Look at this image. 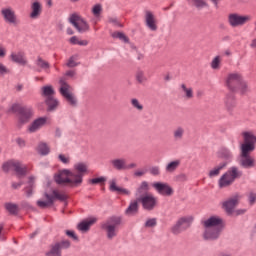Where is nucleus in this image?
I'll use <instances>...</instances> for the list:
<instances>
[{
	"mask_svg": "<svg viewBox=\"0 0 256 256\" xmlns=\"http://www.w3.org/2000/svg\"><path fill=\"white\" fill-rule=\"evenodd\" d=\"M102 10L103 8L101 7V5L97 4L92 8V13L95 17H99V15H101Z\"/></svg>",
	"mask_w": 256,
	"mask_h": 256,
	"instance_id": "51",
	"label": "nucleus"
},
{
	"mask_svg": "<svg viewBox=\"0 0 256 256\" xmlns=\"http://www.w3.org/2000/svg\"><path fill=\"white\" fill-rule=\"evenodd\" d=\"M46 105L48 106L49 111H55V109L59 107V101H57V99H55L54 97L47 98Z\"/></svg>",
	"mask_w": 256,
	"mask_h": 256,
	"instance_id": "36",
	"label": "nucleus"
},
{
	"mask_svg": "<svg viewBox=\"0 0 256 256\" xmlns=\"http://www.w3.org/2000/svg\"><path fill=\"white\" fill-rule=\"evenodd\" d=\"M239 165L243 169H252L255 167V158L253 156H240Z\"/></svg>",
	"mask_w": 256,
	"mask_h": 256,
	"instance_id": "22",
	"label": "nucleus"
},
{
	"mask_svg": "<svg viewBox=\"0 0 256 256\" xmlns=\"http://www.w3.org/2000/svg\"><path fill=\"white\" fill-rule=\"evenodd\" d=\"M3 171H15L18 177H23L27 174V166L17 160H10L4 163Z\"/></svg>",
	"mask_w": 256,
	"mask_h": 256,
	"instance_id": "10",
	"label": "nucleus"
},
{
	"mask_svg": "<svg viewBox=\"0 0 256 256\" xmlns=\"http://www.w3.org/2000/svg\"><path fill=\"white\" fill-rule=\"evenodd\" d=\"M122 222L123 219L120 216H113L102 224V229L105 231L107 239L111 241L117 237L119 234V225Z\"/></svg>",
	"mask_w": 256,
	"mask_h": 256,
	"instance_id": "3",
	"label": "nucleus"
},
{
	"mask_svg": "<svg viewBox=\"0 0 256 256\" xmlns=\"http://www.w3.org/2000/svg\"><path fill=\"white\" fill-rule=\"evenodd\" d=\"M218 157L219 159H224V161L229 163L233 161V152L227 148H222L218 151Z\"/></svg>",
	"mask_w": 256,
	"mask_h": 256,
	"instance_id": "29",
	"label": "nucleus"
},
{
	"mask_svg": "<svg viewBox=\"0 0 256 256\" xmlns=\"http://www.w3.org/2000/svg\"><path fill=\"white\" fill-rule=\"evenodd\" d=\"M242 177L243 171L237 166H232L219 178L218 187L219 189H227V187H231L237 179H241Z\"/></svg>",
	"mask_w": 256,
	"mask_h": 256,
	"instance_id": "2",
	"label": "nucleus"
},
{
	"mask_svg": "<svg viewBox=\"0 0 256 256\" xmlns=\"http://www.w3.org/2000/svg\"><path fill=\"white\" fill-rule=\"evenodd\" d=\"M95 223H97V218H90L78 224V230L82 233H87L91 229V225H95Z\"/></svg>",
	"mask_w": 256,
	"mask_h": 256,
	"instance_id": "27",
	"label": "nucleus"
},
{
	"mask_svg": "<svg viewBox=\"0 0 256 256\" xmlns=\"http://www.w3.org/2000/svg\"><path fill=\"white\" fill-rule=\"evenodd\" d=\"M71 247V242L69 240H64L60 243H56L52 245L48 252H46V256H61L62 249H69Z\"/></svg>",
	"mask_w": 256,
	"mask_h": 256,
	"instance_id": "18",
	"label": "nucleus"
},
{
	"mask_svg": "<svg viewBox=\"0 0 256 256\" xmlns=\"http://www.w3.org/2000/svg\"><path fill=\"white\" fill-rule=\"evenodd\" d=\"M174 141H183L185 137V128L183 126L176 127L172 132Z\"/></svg>",
	"mask_w": 256,
	"mask_h": 256,
	"instance_id": "31",
	"label": "nucleus"
},
{
	"mask_svg": "<svg viewBox=\"0 0 256 256\" xmlns=\"http://www.w3.org/2000/svg\"><path fill=\"white\" fill-rule=\"evenodd\" d=\"M238 203L239 195H235L222 203V209H224L228 215H233V211L235 207H237Z\"/></svg>",
	"mask_w": 256,
	"mask_h": 256,
	"instance_id": "20",
	"label": "nucleus"
},
{
	"mask_svg": "<svg viewBox=\"0 0 256 256\" xmlns=\"http://www.w3.org/2000/svg\"><path fill=\"white\" fill-rule=\"evenodd\" d=\"M33 177L30 178L29 187L25 189L26 197H31L33 195Z\"/></svg>",
	"mask_w": 256,
	"mask_h": 256,
	"instance_id": "50",
	"label": "nucleus"
},
{
	"mask_svg": "<svg viewBox=\"0 0 256 256\" xmlns=\"http://www.w3.org/2000/svg\"><path fill=\"white\" fill-rule=\"evenodd\" d=\"M10 59L13 63H18L19 65H27V59H25V54L23 52H12L10 54Z\"/></svg>",
	"mask_w": 256,
	"mask_h": 256,
	"instance_id": "26",
	"label": "nucleus"
},
{
	"mask_svg": "<svg viewBox=\"0 0 256 256\" xmlns=\"http://www.w3.org/2000/svg\"><path fill=\"white\" fill-rule=\"evenodd\" d=\"M66 235L70 237V239H73V241H79V237H77V234H75L73 230H67Z\"/></svg>",
	"mask_w": 256,
	"mask_h": 256,
	"instance_id": "54",
	"label": "nucleus"
},
{
	"mask_svg": "<svg viewBox=\"0 0 256 256\" xmlns=\"http://www.w3.org/2000/svg\"><path fill=\"white\" fill-rule=\"evenodd\" d=\"M37 151L40 155H49L51 153V147H49L48 143L40 142L37 146Z\"/></svg>",
	"mask_w": 256,
	"mask_h": 256,
	"instance_id": "33",
	"label": "nucleus"
},
{
	"mask_svg": "<svg viewBox=\"0 0 256 256\" xmlns=\"http://www.w3.org/2000/svg\"><path fill=\"white\" fill-rule=\"evenodd\" d=\"M136 81L140 84L147 83V76L145 75V71L137 70L135 74Z\"/></svg>",
	"mask_w": 256,
	"mask_h": 256,
	"instance_id": "40",
	"label": "nucleus"
},
{
	"mask_svg": "<svg viewBox=\"0 0 256 256\" xmlns=\"http://www.w3.org/2000/svg\"><path fill=\"white\" fill-rule=\"evenodd\" d=\"M74 171H76V173H73L74 183H78L79 186L83 183V176L89 173V164L87 162H78L74 164Z\"/></svg>",
	"mask_w": 256,
	"mask_h": 256,
	"instance_id": "11",
	"label": "nucleus"
},
{
	"mask_svg": "<svg viewBox=\"0 0 256 256\" xmlns=\"http://www.w3.org/2000/svg\"><path fill=\"white\" fill-rule=\"evenodd\" d=\"M227 167V162H223L220 165L214 167L212 170L209 171L208 177L213 179V177H219L221 175V171Z\"/></svg>",
	"mask_w": 256,
	"mask_h": 256,
	"instance_id": "30",
	"label": "nucleus"
},
{
	"mask_svg": "<svg viewBox=\"0 0 256 256\" xmlns=\"http://www.w3.org/2000/svg\"><path fill=\"white\" fill-rule=\"evenodd\" d=\"M245 213H247V209L236 210V215H245Z\"/></svg>",
	"mask_w": 256,
	"mask_h": 256,
	"instance_id": "63",
	"label": "nucleus"
},
{
	"mask_svg": "<svg viewBox=\"0 0 256 256\" xmlns=\"http://www.w3.org/2000/svg\"><path fill=\"white\" fill-rule=\"evenodd\" d=\"M58 160L64 165H69L71 163V156L68 154H59Z\"/></svg>",
	"mask_w": 256,
	"mask_h": 256,
	"instance_id": "42",
	"label": "nucleus"
},
{
	"mask_svg": "<svg viewBox=\"0 0 256 256\" xmlns=\"http://www.w3.org/2000/svg\"><path fill=\"white\" fill-rule=\"evenodd\" d=\"M69 21L75 29H77L78 33H85L89 31V24L79 14H72Z\"/></svg>",
	"mask_w": 256,
	"mask_h": 256,
	"instance_id": "13",
	"label": "nucleus"
},
{
	"mask_svg": "<svg viewBox=\"0 0 256 256\" xmlns=\"http://www.w3.org/2000/svg\"><path fill=\"white\" fill-rule=\"evenodd\" d=\"M153 189L157 192L158 195H161L162 197H172V195L175 193V190H173V187L169 185L167 182H154L152 183Z\"/></svg>",
	"mask_w": 256,
	"mask_h": 256,
	"instance_id": "15",
	"label": "nucleus"
},
{
	"mask_svg": "<svg viewBox=\"0 0 256 256\" xmlns=\"http://www.w3.org/2000/svg\"><path fill=\"white\" fill-rule=\"evenodd\" d=\"M105 181H107V179H105V177H100V178H93L90 180L91 185H97L99 183H105Z\"/></svg>",
	"mask_w": 256,
	"mask_h": 256,
	"instance_id": "53",
	"label": "nucleus"
},
{
	"mask_svg": "<svg viewBox=\"0 0 256 256\" xmlns=\"http://www.w3.org/2000/svg\"><path fill=\"white\" fill-rule=\"evenodd\" d=\"M130 103L134 109L137 111H142L143 110V104L137 98H133L130 100Z\"/></svg>",
	"mask_w": 256,
	"mask_h": 256,
	"instance_id": "44",
	"label": "nucleus"
},
{
	"mask_svg": "<svg viewBox=\"0 0 256 256\" xmlns=\"http://www.w3.org/2000/svg\"><path fill=\"white\" fill-rule=\"evenodd\" d=\"M150 173L151 175H160L161 174V170L159 169L158 166H153L152 168H150Z\"/></svg>",
	"mask_w": 256,
	"mask_h": 256,
	"instance_id": "56",
	"label": "nucleus"
},
{
	"mask_svg": "<svg viewBox=\"0 0 256 256\" xmlns=\"http://www.w3.org/2000/svg\"><path fill=\"white\" fill-rule=\"evenodd\" d=\"M138 201L142 204L143 209L146 211H153L159 203V199L151 193L143 194Z\"/></svg>",
	"mask_w": 256,
	"mask_h": 256,
	"instance_id": "12",
	"label": "nucleus"
},
{
	"mask_svg": "<svg viewBox=\"0 0 256 256\" xmlns=\"http://www.w3.org/2000/svg\"><path fill=\"white\" fill-rule=\"evenodd\" d=\"M9 73V70L3 63L0 62V75H7Z\"/></svg>",
	"mask_w": 256,
	"mask_h": 256,
	"instance_id": "58",
	"label": "nucleus"
},
{
	"mask_svg": "<svg viewBox=\"0 0 256 256\" xmlns=\"http://www.w3.org/2000/svg\"><path fill=\"white\" fill-rule=\"evenodd\" d=\"M225 107L229 113L233 111L235 107H237V100L235 99V95L228 94L225 98Z\"/></svg>",
	"mask_w": 256,
	"mask_h": 256,
	"instance_id": "28",
	"label": "nucleus"
},
{
	"mask_svg": "<svg viewBox=\"0 0 256 256\" xmlns=\"http://www.w3.org/2000/svg\"><path fill=\"white\" fill-rule=\"evenodd\" d=\"M179 165H181V160H174L169 162L166 165V173H174V171H177Z\"/></svg>",
	"mask_w": 256,
	"mask_h": 256,
	"instance_id": "35",
	"label": "nucleus"
},
{
	"mask_svg": "<svg viewBox=\"0 0 256 256\" xmlns=\"http://www.w3.org/2000/svg\"><path fill=\"white\" fill-rule=\"evenodd\" d=\"M77 59V55L71 56L68 62L66 63L67 67H77Z\"/></svg>",
	"mask_w": 256,
	"mask_h": 256,
	"instance_id": "48",
	"label": "nucleus"
},
{
	"mask_svg": "<svg viewBox=\"0 0 256 256\" xmlns=\"http://www.w3.org/2000/svg\"><path fill=\"white\" fill-rule=\"evenodd\" d=\"M36 66L39 67L40 69H43V71H46V73H49V69H51V65L49 64V62H47L41 57L37 58Z\"/></svg>",
	"mask_w": 256,
	"mask_h": 256,
	"instance_id": "34",
	"label": "nucleus"
},
{
	"mask_svg": "<svg viewBox=\"0 0 256 256\" xmlns=\"http://www.w3.org/2000/svg\"><path fill=\"white\" fill-rule=\"evenodd\" d=\"M145 191H149V183H147L146 181L141 183V185L137 189L136 195H139L141 193H145Z\"/></svg>",
	"mask_w": 256,
	"mask_h": 256,
	"instance_id": "47",
	"label": "nucleus"
},
{
	"mask_svg": "<svg viewBox=\"0 0 256 256\" xmlns=\"http://www.w3.org/2000/svg\"><path fill=\"white\" fill-rule=\"evenodd\" d=\"M145 23L150 31H157V18L151 11L145 13Z\"/></svg>",
	"mask_w": 256,
	"mask_h": 256,
	"instance_id": "21",
	"label": "nucleus"
},
{
	"mask_svg": "<svg viewBox=\"0 0 256 256\" xmlns=\"http://www.w3.org/2000/svg\"><path fill=\"white\" fill-rule=\"evenodd\" d=\"M242 80H243V76L240 73H237V72L230 73L226 78V87H228L229 91H232V93H235L237 92V89H239V85Z\"/></svg>",
	"mask_w": 256,
	"mask_h": 256,
	"instance_id": "14",
	"label": "nucleus"
},
{
	"mask_svg": "<svg viewBox=\"0 0 256 256\" xmlns=\"http://www.w3.org/2000/svg\"><path fill=\"white\" fill-rule=\"evenodd\" d=\"M69 43H71V45H80L81 47H86V45H89L87 40H79L77 36L71 37L69 39Z\"/></svg>",
	"mask_w": 256,
	"mask_h": 256,
	"instance_id": "39",
	"label": "nucleus"
},
{
	"mask_svg": "<svg viewBox=\"0 0 256 256\" xmlns=\"http://www.w3.org/2000/svg\"><path fill=\"white\" fill-rule=\"evenodd\" d=\"M42 95H44V97H47V99L53 98V95H55V90L53 89V86L42 87Z\"/></svg>",
	"mask_w": 256,
	"mask_h": 256,
	"instance_id": "38",
	"label": "nucleus"
},
{
	"mask_svg": "<svg viewBox=\"0 0 256 256\" xmlns=\"http://www.w3.org/2000/svg\"><path fill=\"white\" fill-rule=\"evenodd\" d=\"M7 211L11 213L12 215H15L17 213V205L8 203L5 205Z\"/></svg>",
	"mask_w": 256,
	"mask_h": 256,
	"instance_id": "49",
	"label": "nucleus"
},
{
	"mask_svg": "<svg viewBox=\"0 0 256 256\" xmlns=\"http://www.w3.org/2000/svg\"><path fill=\"white\" fill-rule=\"evenodd\" d=\"M1 15L6 23H9L10 25L19 24V19L17 18V14L12 7L2 8Z\"/></svg>",
	"mask_w": 256,
	"mask_h": 256,
	"instance_id": "17",
	"label": "nucleus"
},
{
	"mask_svg": "<svg viewBox=\"0 0 256 256\" xmlns=\"http://www.w3.org/2000/svg\"><path fill=\"white\" fill-rule=\"evenodd\" d=\"M180 95H182L183 99H186L187 101L193 99V97H194L193 88H191L185 84H181L180 85Z\"/></svg>",
	"mask_w": 256,
	"mask_h": 256,
	"instance_id": "25",
	"label": "nucleus"
},
{
	"mask_svg": "<svg viewBox=\"0 0 256 256\" xmlns=\"http://www.w3.org/2000/svg\"><path fill=\"white\" fill-rule=\"evenodd\" d=\"M145 173H146V171L141 169V170H136L134 172V175H135V177H143V175H145Z\"/></svg>",
	"mask_w": 256,
	"mask_h": 256,
	"instance_id": "60",
	"label": "nucleus"
},
{
	"mask_svg": "<svg viewBox=\"0 0 256 256\" xmlns=\"http://www.w3.org/2000/svg\"><path fill=\"white\" fill-rule=\"evenodd\" d=\"M7 55V49L0 45V58L3 59V57H6Z\"/></svg>",
	"mask_w": 256,
	"mask_h": 256,
	"instance_id": "59",
	"label": "nucleus"
},
{
	"mask_svg": "<svg viewBox=\"0 0 256 256\" xmlns=\"http://www.w3.org/2000/svg\"><path fill=\"white\" fill-rule=\"evenodd\" d=\"M212 69H221V56H216L211 62Z\"/></svg>",
	"mask_w": 256,
	"mask_h": 256,
	"instance_id": "43",
	"label": "nucleus"
},
{
	"mask_svg": "<svg viewBox=\"0 0 256 256\" xmlns=\"http://www.w3.org/2000/svg\"><path fill=\"white\" fill-rule=\"evenodd\" d=\"M67 194L63 191L59 190H53L52 195L45 194L46 200H38L37 205L38 207H41L42 209H45V207H51L55 203V200L58 201H67Z\"/></svg>",
	"mask_w": 256,
	"mask_h": 256,
	"instance_id": "5",
	"label": "nucleus"
},
{
	"mask_svg": "<svg viewBox=\"0 0 256 256\" xmlns=\"http://www.w3.org/2000/svg\"><path fill=\"white\" fill-rule=\"evenodd\" d=\"M155 225H157V220L155 218L149 219L145 223L146 227H155Z\"/></svg>",
	"mask_w": 256,
	"mask_h": 256,
	"instance_id": "57",
	"label": "nucleus"
},
{
	"mask_svg": "<svg viewBox=\"0 0 256 256\" xmlns=\"http://www.w3.org/2000/svg\"><path fill=\"white\" fill-rule=\"evenodd\" d=\"M118 195H125L126 197H129L131 195V191L127 188H118Z\"/></svg>",
	"mask_w": 256,
	"mask_h": 256,
	"instance_id": "52",
	"label": "nucleus"
},
{
	"mask_svg": "<svg viewBox=\"0 0 256 256\" xmlns=\"http://www.w3.org/2000/svg\"><path fill=\"white\" fill-rule=\"evenodd\" d=\"M251 21H253V16L249 14L241 15L239 13H231L228 15L230 27H243V25H247V23H251Z\"/></svg>",
	"mask_w": 256,
	"mask_h": 256,
	"instance_id": "7",
	"label": "nucleus"
},
{
	"mask_svg": "<svg viewBox=\"0 0 256 256\" xmlns=\"http://www.w3.org/2000/svg\"><path fill=\"white\" fill-rule=\"evenodd\" d=\"M66 77H75V71H73V70L67 71Z\"/></svg>",
	"mask_w": 256,
	"mask_h": 256,
	"instance_id": "64",
	"label": "nucleus"
},
{
	"mask_svg": "<svg viewBox=\"0 0 256 256\" xmlns=\"http://www.w3.org/2000/svg\"><path fill=\"white\" fill-rule=\"evenodd\" d=\"M54 180L58 185H70V187H79L78 183H74L75 178L73 176V172L67 169L60 170L58 173H56Z\"/></svg>",
	"mask_w": 256,
	"mask_h": 256,
	"instance_id": "6",
	"label": "nucleus"
},
{
	"mask_svg": "<svg viewBox=\"0 0 256 256\" xmlns=\"http://www.w3.org/2000/svg\"><path fill=\"white\" fill-rule=\"evenodd\" d=\"M31 10L32 12L30 13V18L31 19H39L41 16V13L43 11V6L39 1H35L31 5Z\"/></svg>",
	"mask_w": 256,
	"mask_h": 256,
	"instance_id": "24",
	"label": "nucleus"
},
{
	"mask_svg": "<svg viewBox=\"0 0 256 256\" xmlns=\"http://www.w3.org/2000/svg\"><path fill=\"white\" fill-rule=\"evenodd\" d=\"M110 165H112L113 169H116V171H125L127 168V160L124 158H115L110 161Z\"/></svg>",
	"mask_w": 256,
	"mask_h": 256,
	"instance_id": "23",
	"label": "nucleus"
},
{
	"mask_svg": "<svg viewBox=\"0 0 256 256\" xmlns=\"http://www.w3.org/2000/svg\"><path fill=\"white\" fill-rule=\"evenodd\" d=\"M11 110L14 113H19V119L21 121V123H27V121H29V119H31V117H33V109L31 108H27V107H21V105L19 104H14L11 107Z\"/></svg>",
	"mask_w": 256,
	"mask_h": 256,
	"instance_id": "16",
	"label": "nucleus"
},
{
	"mask_svg": "<svg viewBox=\"0 0 256 256\" xmlns=\"http://www.w3.org/2000/svg\"><path fill=\"white\" fill-rule=\"evenodd\" d=\"M177 179H178V181L183 183V182L187 181V175L180 174V175L177 176Z\"/></svg>",
	"mask_w": 256,
	"mask_h": 256,
	"instance_id": "62",
	"label": "nucleus"
},
{
	"mask_svg": "<svg viewBox=\"0 0 256 256\" xmlns=\"http://www.w3.org/2000/svg\"><path fill=\"white\" fill-rule=\"evenodd\" d=\"M60 88L59 92L60 94L68 101L70 105H76L77 104V99L73 95V87L65 81V79L61 78L60 81Z\"/></svg>",
	"mask_w": 256,
	"mask_h": 256,
	"instance_id": "8",
	"label": "nucleus"
},
{
	"mask_svg": "<svg viewBox=\"0 0 256 256\" xmlns=\"http://www.w3.org/2000/svg\"><path fill=\"white\" fill-rule=\"evenodd\" d=\"M190 5L193 7H197V9H203V7H207V1L205 0H189Z\"/></svg>",
	"mask_w": 256,
	"mask_h": 256,
	"instance_id": "41",
	"label": "nucleus"
},
{
	"mask_svg": "<svg viewBox=\"0 0 256 256\" xmlns=\"http://www.w3.org/2000/svg\"><path fill=\"white\" fill-rule=\"evenodd\" d=\"M242 137L244 139V143L240 145V156L247 157L251 156L253 150L255 149L256 136L253 132H243Z\"/></svg>",
	"mask_w": 256,
	"mask_h": 256,
	"instance_id": "4",
	"label": "nucleus"
},
{
	"mask_svg": "<svg viewBox=\"0 0 256 256\" xmlns=\"http://www.w3.org/2000/svg\"><path fill=\"white\" fill-rule=\"evenodd\" d=\"M136 167H137V163H135V162H132V163H130L128 165L126 164L125 171H127L129 169H136Z\"/></svg>",
	"mask_w": 256,
	"mask_h": 256,
	"instance_id": "61",
	"label": "nucleus"
},
{
	"mask_svg": "<svg viewBox=\"0 0 256 256\" xmlns=\"http://www.w3.org/2000/svg\"><path fill=\"white\" fill-rule=\"evenodd\" d=\"M237 91H239L241 95H247V93H249L250 91L249 84L247 83V81H244L242 79L240 84L238 85Z\"/></svg>",
	"mask_w": 256,
	"mask_h": 256,
	"instance_id": "37",
	"label": "nucleus"
},
{
	"mask_svg": "<svg viewBox=\"0 0 256 256\" xmlns=\"http://www.w3.org/2000/svg\"><path fill=\"white\" fill-rule=\"evenodd\" d=\"M137 211H139V198L130 202L125 213L126 215H135Z\"/></svg>",
	"mask_w": 256,
	"mask_h": 256,
	"instance_id": "32",
	"label": "nucleus"
},
{
	"mask_svg": "<svg viewBox=\"0 0 256 256\" xmlns=\"http://www.w3.org/2000/svg\"><path fill=\"white\" fill-rule=\"evenodd\" d=\"M192 223H193V216H183L179 218L176 221V223L172 226L171 232L174 235H179L180 233H183V231H186V229H189Z\"/></svg>",
	"mask_w": 256,
	"mask_h": 256,
	"instance_id": "9",
	"label": "nucleus"
},
{
	"mask_svg": "<svg viewBox=\"0 0 256 256\" xmlns=\"http://www.w3.org/2000/svg\"><path fill=\"white\" fill-rule=\"evenodd\" d=\"M119 189L120 187L117 186V179H112L109 181V190L112 191V193H117Z\"/></svg>",
	"mask_w": 256,
	"mask_h": 256,
	"instance_id": "46",
	"label": "nucleus"
},
{
	"mask_svg": "<svg viewBox=\"0 0 256 256\" xmlns=\"http://www.w3.org/2000/svg\"><path fill=\"white\" fill-rule=\"evenodd\" d=\"M47 121L49 118L47 117H39L35 119L27 128L28 133H37V131H41L45 125H47Z\"/></svg>",
	"mask_w": 256,
	"mask_h": 256,
	"instance_id": "19",
	"label": "nucleus"
},
{
	"mask_svg": "<svg viewBox=\"0 0 256 256\" xmlns=\"http://www.w3.org/2000/svg\"><path fill=\"white\" fill-rule=\"evenodd\" d=\"M248 201L250 205H255L256 203V193L250 192L248 194Z\"/></svg>",
	"mask_w": 256,
	"mask_h": 256,
	"instance_id": "55",
	"label": "nucleus"
},
{
	"mask_svg": "<svg viewBox=\"0 0 256 256\" xmlns=\"http://www.w3.org/2000/svg\"><path fill=\"white\" fill-rule=\"evenodd\" d=\"M202 227L204 229L203 239L215 241V239H219L221 231H223V219L218 216H212L202 221Z\"/></svg>",
	"mask_w": 256,
	"mask_h": 256,
	"instance_id": "1",
	"label": "nucleus"
},
{
	"mask_svg": "<svg viewBox=\"0 0 256 256\" xmlns=\"http://www.w3.org/2000/svg\"><path fill=\"white\" fill-rule=\"evenodd\" d=\"M112 37L114 39H120V41H124V43H128L129 42V38H127V36H125V34H123L122 32H114L112 34Z\"/></svg>",
	"mask_w": 256,
	"mask_h": 256,
	"instance_id": "45",
	"label": "nucleus"
}]
</instances>
